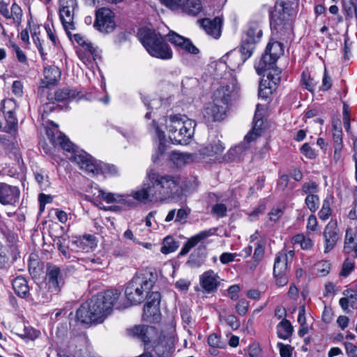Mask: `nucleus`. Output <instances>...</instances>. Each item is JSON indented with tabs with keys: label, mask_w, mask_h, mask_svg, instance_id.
Returning <instances> with one entry per match:
<instances>
[{
	"label": "nucleus",
	"mask_w": 357,
	"mask_h": 357,
	"mask_svg": "<svg viewBox=\"0 0 357 357\" xmlns=\"http://www.w3.org/2000/svg\"><path fill=\"white\" fill-rule=\"evenodd\" d=\"M180 188L178 176L150 171L147 173L146 181L142 188L132 192V196L141 202H161L177 194Z\"/></svg>",
	"instance_id": "1"
},
{
	"label": "nucleus",
	"mask_w": 357,
	"mask_h": 357,
	"mask_svg": "<svg viewBox=\"0 0 357 357\" xmlns=\"http://www.w3.org/2000/svg\"><path fill=\"white\" fill-rule=\"evenodd\" d=\"M120 296L121 292L117 289H109L92 296L77 310V320L84 324L102 322L114 307L117 310L128 307L119 301Z\"/></svg>",
	"instance_id": "2"
},
{
	"label": "nucleus",
	"mask_w": 357,
	"mask_h": 357,
	"mask_svg": "<svg viewBox=\"0 0 357 357\" xmlns=\"http://www.w3.org/2000/svg\"><path fill=\"white\" fill-rule=\"evenodd\" d=\"M47 135L54 146H59L64 151L73 153L70 160L76 162L82 169L94 175L102 172L95 160L85 151H77L75 145L64 134L58 130L54 134L53 131L47 130Z\"/></svg>",
	"instance_id": "3"
},
{
	"label": "nucleus",
	"mask_w": 357,
	"mask_h": 357,
	"mask_svg": "<svg viewBox=\"0 0 357 357\" xmlns=\"http://www.w3.org/2000/svg\"><path fill=\"white\" fill-rule=\"evenodd\" d=\"M155 282V276L151 271L137 273L128 283L125 289L127 303L121 301L128 305H136L142 303L145 298L151 294L149 291L153 288Z\"/></svg>",
	"instance_id": "4"
},
{
	"label": "nucleus",
	"mask_w": 357,
	"mask_h": 357,
	"mask_svg": "<svg viewBox=\"0 0 357 357\" xmlns=\"http://www.w3.org/2000/svg\"><path fill=\"white\" fill-rule=\"evenodd\" d=\"M135 336L144 342V350L153 352L156 357H171L174 352L172 342L165 339L160 340L151 344L153 339L157 335V330L151 326H136L132 329Z\"/></svg>",
	"instance_id": "5"
},
{
	"label": "nucleus",
	"mask_w": 357,
	"mask_h": 357,
	"mask_svg": "<svg viewBox=\"0 0 357 357\" xmlns=\"http://www.w3.org/2000/svg\"><path fill=\"white\" fill-rule=\"evenodd\" d=\"M196 123L185 115L170 116L167 128L170 140L175 144H188L194 135Z\"/></svg>",
	"instance_id": "6"
},
{
	"label": "nucleus",
	"mask_w": 357,
	"mask_h": 357,
	"mask_svg": "<svg viewBox=\"0 0 357 357\" xmlns=\"http://www.w3.org/2000/svg\"><path fill=\"white\" fill-rule=\"evenodd\" d=\"M284 54V45L278 41H270L265 50L264 54L258 63L255 64V70L258 75H264L268 70L274 72L273 75L271 72L268 74V78L275 84H277L280 77L278 76L280 71L275 67V63L278 59Z\"/></svg>",
	"instance_id": "7"
},
{
	"label": "nucleus",
	"mask_w": 357,
	"mask_h": 357,
	"mask_svg": "<svg viewBox=\"0 0 357 357\" xmlns=\"http://www.w3.org/2000/svg\"><path fill=\"white\" fill-rule=\"evenodd\" d=\"M230 100L229 86H223L218 89L214 93L213 102L208 104L203 110V116L206 121L211 123L222 120Z\"/></svg>",
	"instance_id": "8"
},
{
	"label": "nucleus",
	"mask_w": 357,
	"mask_h": 357,
	"mask_svg": "<svg viewBox=\"0 0 357 357\" xmlns=\"http://www.w3.org/2000/svg\"><path fill=\"white\" fill-rule=\"evenodd\" d=\"M141 36L142 43L151 56L163 60L172 58L173 52L165 42L166 36L163 37L154 30L149 29L142 33Z\"/></svg>",
	"instance_id": "9"
},
{
	"label": "nucleus",
	"mask_w": 357,
	"mask_h": 357,
	"mask_svg": "<svg viewBox=\"0 0 357 357\" xmlns=\"http://www.w3.org/2000/svg\"><path fill=\"white\" fill-rule=\"evenodd\" d=\"M96 29L102 33L107 34L116 28L114 13L109 8H101L96 11V20L93 24Z\"/></svg>",
	"instance_id": "10"
},
{
	"label": "nucleus",
	"mask_w": 357,
	"mask_h": 357,
	"mask_svg": "<svg viewBox=\"0 0 357 357\" xmlns=\"http://www.w3.org/2000/svg\"><path fill=\"white\" fill-rule=\"evenodd\" d=\"M161 296L158 291H152L147 298L144 307L143 319L150 323H157L160 319V303Z\"/></svg>",
	"instance_id": "11"
},
{
	"label": "nucleus",
	"mask_w": 357,
	"mask_h": 357,
	"mask_svg": "<svg viewBox=\"0 0 357 357\" xmlns=\"http://www.w3.org/2000/svg\"><path fill=\"white\" fill-rule=\"evenodd\" d=\"M45 281L47 287H49L53 293H59L65 284L63 273L59 266L47 263L46 266Z\"/></svg>",
	"instance_id": "12"
},
{
	"label": "nucleus",
	"mask_w": 357,
	"mask_h": 357,
	"mask_svg": "<svg viewBox=\"0 0 357 357\" xmlns=\"http://www.w3.org/2000/svg\"><path fill=\"white\" fill-rule=\"evenodd\" d=\"M162 3L172 10L178 8L190 15H197L202 9L200 0H160Z\"/></svg>",
	"instance_id": "13"
},
{
	"label": "nucleus",
	"mask_w": 357,
	"mask_h": 357,
	"mask_svg": "<svg viewBox=\"0 0 357 357\" xmlns=\"http://www.w3.org/2000/svg\"><path fill=\"white\" fill-rule=\"evenodd\" d=\"M79 93V91L68 87L57 89L53 96L49 95L47 96L49 102L43 105V112L48 114L52 112L56 108L54 106L56 102H59L75 99Z\"/></svg>",
	"instance_id": "14"
},
{
	"label": "nucleus",
	"mask_w": 357,
	"mask_h": 357,
	"mask_svg": "<svg viewBox=\"0 0 357 357\" xmlns=\"http://www.w3.org/2000/svg\"><path fill=\"white\" fill-rule=\"evenodd\" d=\"M287 264V254L283 251L278 252L275 258L273 266V275L278 286L282 287L288 282Z\"/></svg>",
	"instance_id": "15"
},
{
	"label": "nucleus",
	"mask_w": 357,
	"mask_h": 357,
	"mask_svg": "<svg viewBox=\"0 0 357 357\" xmlns=\"http://www.w3.org/2000/svg\"><path fill=\"white\" fill-rule=\"evenodd\" d=\"M324 238V252L331 251L340 239V234L336 221H330L323 231Z\"/></svg>",
	"instance_id": "16"
},
{
	"label": "nucleus",
	"mask_w": 357,
	"mask_h": 357,
	"mask_svg": "<svg viewBox=\"0 0 357 357\" xmlns=\"http://www.w3.org/2000/svg\"><path fill=\"white\" fill-rule=\"evenodd\" d=\"M166 38L178 50H183L192 54H197L199 52V49L192 44L189 38H185L173 31H170L166 35Z\"/></svg>",
	"instance_id": "17"
},
{
	"label": "nucleus",
	"mask_w": 357,
	"mask_h": 357,
	"mask_svg": "<svg viewBox=\"0 0 357 357\" xmlns=\"http://www.w3.org/2000/svg\"><path fill=\"white\" fill-rule=\"evenodd\" d=\"M225 150V146L220 139L215 135H210L208 144L201 147L199 150V154L203 158L214 157L218 158Z\"/></svg>",
	"instance_id": "18"
},
{
	"label": "nucleus",
	"mask_w": 357,
	"mask_h": 357,
	"mask_svg": "<svg viewBox=\"0 0 357 357\" xmlns=\"http://www.w3.org/2000/svg\"><path fill=\"white\" fill-rule=\"evenodd\" d=\"M20 189L0 182V203L3 205H15L20 198Z\"/></svg>",
	"instance_id": "19"
},
{
	"label": "nucleus",
	"mask_w": 357,
	"mask_h": 357,
	"mask_svg": "<svg viewBox=\"0 0 357 357\" xmlns=\"http://www.w3.org/2000/svg\"><path fill=\"white\" fill-rule=\"evenodd\" d=\"M222 23V20L220 17H215L213 20L204 18L200 21L202 27L207 34L214 38H218L220 36Z\"/></svg>",
	"instance_id": "20"
},
{
	"label": "nucleus",
	"mask_w": 357,
	"mask_h": 357,
	"mask_svg": "<svg viewBox=\"0 0 357 357\" xmlns=\"http://www.w3.org/2000/svg\"><path fill=\"white\" fill-rule=\"evenodd\" d=\"M218 279V274L209 270L200 276V284L206 292L210 293L217 289L220 284Z\"/></svg>",
	"instance_id": "21"
},
{
	"label": "nucleus",
	"mask_w": 357,
	"mask_h": 357,
	"mask_svg": "<svg viewBox=\"0 0 357 357\" xmlns=\"http://www.w3.org/2000/svg\"><path fill=\"white\" fill-rule=\"evenodd\" d=\"M44 78L42 79V88H49L50 86L56 84L60 79L61 71L56 66H52L45 67L43 71Z\"/></svg>",
	"instance_id": "22"
},
{
	"label": "nucleus",
	"mask_w": 357,
	"mask_h": 357,
	"mask_svg": "<svg viewBox=\"0 0 357 357\" xmlns=\"http://www.w3.org/2000/svg\"><path fill=\"white\" fill-rule=\"evenodd\" d=\"M214 234V231L212 229L208 230H204L199 234H196L195 236H192L183 245V248L181 250V252L179 253L180 255H185L189 252V251L194 248L195 245H197L202 240H204L208 236L213 235Z\"/></svg>",
	"instance_id": "23"
},
{
	"label": "nucleus",
	"mask_w": 357,
	"mask_h": 357,
	"mask_svg": "<svg viewBox=\"0 0 357 357\" xmlns=\"http://www.w3.org/2000/svg\"><path fill=\"white\" fill-rule=\"evenodd\" d=\"M74 11L75 10L72 9H66L62 8H59V17L61 22L67 35L70 39H72L70 31L75 29V25L73 22Z\"/></svg>",
	"instance_id": "24"
},
{
	"label": "nucleus",
	"mask_w": 357,
	"mask_h": 357,
	"mask_svg": "<svg viewBox=\"0 0 357 357\" xmlns=\"http://www.w3.org/2000/svg\"><path fill=\"white\" fill-rule=\"evenodd\" d=\"M250 144L251 143H247L244 139L243 142L227 151L224 157L225 160L228 162L240 160L245 152L250 149Z\"/></svg>",
	"instance_id": "25"
},
{
	"label": "nucleus",
	"mask_w": 357,
	"mask_h": 357,
	"mask_svg": "<svg viewBox=\"0 0 357 357\" xmlns=\"http://www.w3.org/2000/svg\"><path fill=\"white\" fill-rule=\"evenodd\" d=\"M264 129V121L262 119L258 118L257 114L255 113L254 117V126L245 136V140L247 143H252L259 138L262 133Z\"/></svg>",
	"instance_id": "26"
},
{
	"label": "nucleus",
	"mask_w": 357,
	"mask_h": 357,
	"mask_svg": "<svg viewBox=\"0 0 357 357\" xmlns=\"http://www.w3.org/2000/svg\"><path fill=\"white\" fill-rule=\"evenodd\" d=\"M206 249L204 245H199L190 255L187 264L190 267H198L201 266L206 257Z\"/></svg>",
	"instance_id": "27"
},
{
	"label": "nucleus",
	"mask_w": 357,
	"mask_h": 357,
	"mask_svg": "<svg viewBox=\"0 0 357 357\" xmlns=\"http://www.w3.org/2000/svg\"><path fill=\"white\" fill-rule=\"evenodd\" d=\"M4 104L8 105V107H11L15 105V102L13 100H4ZM3 112L5 114L6 121L7 123V126L6 127V132H11L15 130V128L17 125V119L15 117V112L13 110H6V105H3Z\"/></svg>",
	"instance_id": "28"
},
{
	"label": "nucleus",
	"mask_w": 357,
	"mask_h": 357,
	"mask_svg": "<svg viewBox=\"0 0 357 357\" xmlns=\"http://www.w3.org/2000/svg\"><path fill=\"white\" fill-rule=\"evenodd\" d=\"M13 288L15 293L21 298H26L29 295V287L27 281L23 277L19 276L13 281Z\"/></svg>",
	"instance_id": "29"
},
{
	"label": "nucleus",
	"mask_w": 357,
	"mask_h": 357,
	"mask_svg": "<svg viewBox=\"0 0 357 357\" xmlns=\"http://www.w3.org/2000/svg\"><path fill=\"white\" fill-rule=\"evenodd\" d=\"M196 158L197 156L195 153L173 152L171 155V160L178 167L192 162Z\"/></svg>",
	"instance_id": "30"
},
{
	"label": "nucleus",
	"mask_w": 357,
	"mask_h": 357,
	"mask_svg": "<svg viewBox=\"0 0 357 357\" xmlns=\"http://www.w3.org/2000/svg\"><path fill=\"white\" fill-rule=\"evenodd\" d=\"M263 32L259 24L256 22H252L249 24V27L245 33V39L248 40L249 41H252L254 43H259Z\"/></svg>",
	"instance_id": "31"
},
{
	"label": "nucleus",
	"mask_w": 357,
	"mask_h": 357,
	"mask_svg": "<svg viewBox=\"0 0 357 357\" xmlns=\"http://www.w3.org/2000/svg\"><path fill=\"white\" fill-rule=\"evenodd\" d=\"M97 197H101V199L107 203L118 202L126 204L128 202L126 199L129 198V196H124L112 192H105L102 190H98Z\"/></svg>",
	"instance_id": "32"
},
{
	"label": "nucleus",
	"mask_w": 357,
	"mask_h": 357,
	"mask_svg": "<svg viewBox=\"0 0 357 357\" xmlns=\"http://www.w3.org/2000/svg\"><path fill=\"white\" fill-rule=\"evenodd\" d=\"M293 331L291 322L286 319H284L277 326L278 336L283 340L288 339L292 335Z\"/></svg>",
	"instance_id": "33"
},
{
	"label": "nucleus",
	"mask_w": 357,
	"mask_h": 357,
	"mask_svg": "<svg viewBox=\"0 0 357 357\" xmlns=\"http://www.w3.org/2000/svg\"><path fill=\"white\" fill-rule=\"evenodd\" d=\"M256 43L249 41L247 39H243L240 47V52L241 54L242 63H244L248 59H249L255 49Z\"/></svg>",
	"instance_id": "34"
},
{
	"label": "nucleus",
	"mask_w": 357,
	"mask_h": 357,
	"mask_svg": "<svg viewBox=\"0 0 357 357\" xmlns=\"http://www.w3.org/2000/svg\"><path fill=\"white\" fill-rule=\"evenodd\" d=\"M292 243L300 245L303 250H310L313 246L312 241L310 238L305 236L303 234L295 235L292 238Z\"/></svg>",
	"instance_id": "35"
},
{
	"label": "nucleus",
	"mask_w": 357,
	"mask_h": 357,
	"mask_svg": "<svg viewBox=\"0 0 357 357\" xmlns=\"http://www.w3.org/2000/svg\"><path fill=\"white\" fill-rule=\"evenodd\" d=\"M178 248V243L172 236H167L163 240L160 251L163 254H169L174 252Z\"/></svg>",
	"instance_id": "36"
},
{
	"label": "nucleus",
	"mask_w": 357,
	"mask_h": 357,
	"mask_svg": "<svg viewBox=\"0 0 357 357\" xmlns=\"http://www.w3.org/2000/svg\"><path fill=\"white\" fill-rule=\"evenodd\" d=\"M305 204L307 208L314 213L319 206V197L316 195H307L305 199Z\"/></svg>",
	"instance_id": "37"
},
{
	"label": "nucleus",
	"mask_w": 357,
	"mask_h": 357,
	"mask_svg": "<svg viewBox=\"0 0 357 357\" xmlns=\"http://www.w3.org/2000/svg\"><path fill=\"white\" fill-rule=\"evenodd\" d=\"M59 293H53L51 291V289L49 287H47V284H45V287L44 288H40L38 292V297L40 302L45 303L50 302L53 296L57 295Z\"/></svg>",
	"instance_id": "38"
},
{
	"label": "nucleus",
	"mask_w": 357,
	"mask_h": 357,
	"mask_svg": "<svg viewBox=\"0 0 357 357\" xmlns=\"http://www.w3.org/2000/svg\"><path fill=\"white\" fill-rule=\"evenodd\" d=\"M331 264L328 261L323 260L318 261L314 264L317 275L320 277L326 276L331 271Z\"/></svg>",
	"instance_id": "39"
},
{
	"label": "nucleus",
	"mask_w": 357,
	"mask_h": 357,
	"mask_svg": "<svg viewBox=\"0 0 357 357\" xmlns=\"http://www.w3.org/2000/svg\"><path fill=\"white\" fill-rule=\"evenodd\" d=\"M10 19H13L14 22L20 25L22 20V10L21 8L16 3H13L9 11Z\"/></svg>",
	"instance_id": "40"
},
{
	"label": "nucleus",
	"mask_w": 357,
	"mask_h": 357,
	"mask_svg": "<svg viewBox=\"0 0 357 357\" xmlns=\"http://www.w3.org/2000/svg\"><path fill=\"white\" fill-rule=\"evenodd\" d=\"M354 261L349 258H347L342 264L340 275L344 278H347L354 270Z\"/></svg>",
	"instance_id": "41"
},
{
	"label": "nucleus",
	"mask_w": 357,
	"mask_h": 357,
	"mask_svg": "<svg viewBox=\"0 0 357 357\" xmlns=\"http://www.w3.org/2000/svg\"><path fill=\"white\" fill-rule=\"evenodd\" d=\"M319 191V185L315 181H309L302 185L301 192L307 195H316Z\"/></svg>",
	"instance_id": "42"
},
{
	"label": "nucleus",
	"mask_w": 357,
	"mask_h": 357,
	"mask_svg": "<svg viewBox=\"0 0 357 357\" xmlns=\"http://www.w3.org/2000/svg\"><path fill=\"white\" fill-rule=\"evenodd\" d=\"M319 217L322 220H326L331 215V202L326 198L323 201L322 206L319 212Z\"/></svg>",
	"instance_id": "43"
},
{
	"label": "nucleus",
	"mask_w": 357,
	"mask_h": 357,
	"mask_svg": "<svg viewBox=\"0 0 357 357\" xmlns=\"http://www.w3.org/2000/svg\"><path fill=\"white\" fill-rule=\"evenodd\" d=\"M284 214L282 209L280 208H273L268 213V224L269 225H273Z\"/></svg>",
	"instance_id": "44"
},
{
	"label": "nucleus",
	"mask_w": 357,
	"mask_h": 357,
	"mask_svg": "<svg viewBox=\"0 0 357 357\" xmlns=\"http://www.w3.org/2000/svg\"><path fill=\"white\" fill-rule=\"evenodd\" d=\"M343 294L348 298L350 306L356 309L357 308V292L356 291L348 289L343 291Z\"/></svg>",
	"instance_id": "45"
},
{
	"label": "nucleus",
	"mask_w": 357,
	"mask_h": 357,
	"mask_svg": "<svg viewBox=\"0 0 357 357\" xmlns=\"http://www.w3.org/2000/svg\"><path fill=\"white\" fill-rule=\"evenodd\" d=\"M208 344L214 348H224L225 343L220 340V337L215 333L211 334L208 337Z\"/></svg>",
	"instance_id": "46"
},
{
	"label": "nucleus",
	"mask_w": 357,
	"mask_h": 357,
	"mask_svg": "<svg viewBox=\"0 0 357 357\" xmlns=\"http://www.w3.org/2000/svg\"><path fill=\"white\" fill-rule=\"evenodd\" d=\"M264 255V246L261 243H258L255 250L253 258L256 263L251 266V268H255L257 264L263 259Z\"/></svg>",
	"instance_id": "47"
},
{
	"label": "nucleus",
	"mask_w": 357,
	"mask_h": 357,
	"mask_svg": "<svg viewBox=\"0 0 357 357\" xmlns=\"http://www.w3.org/2000/svg\"><path fill=\"white\" fill-rule=\"evenodd\" d=\"M34 177L41 188L49 186L50 181L47 175L42 172H34Z\"/></svg>",
	"instance_id": "48"
},
{
	"label": "nucleus",
	"mask_w": 357,
	"mask_h": 357,
	"mask_svg": "<svg viewBox=\"0 0 357 357\" xmlns=\"http://www.w3.org/2000/svg\"><path fill=\"white\" fill-rule=\"evenodd\" d=\"M8 149L9 151L10 157L12 158V156H13L15 161L20 163V160H22V155L20 153L18 147L12 143L8 146Z\"/></svg>",
	"instance_id": "49"
},
{
	"label": "nucleus",
	"mask_w": 357,
	"mask_h": 357,
	"mask_svg": "<svg viewBox=\"0 0 357 357\" xmlns=\"http://www.w3.org/2000/svg\"><path fill=\"white\" fill-rule=\"evenodd\" d=\"M333 139V146L342 147V130L337 129L336 126H334Z\"/></svg>",
	"instance_id": "50"
},
{
	"label": "nucleus",
	"mask_w": 357,
	"mask_h": 357,
	"mask_svg": "<svg viewBox=\"0 0 357 357\" xmlns=\"http://www.w3.org/2000/svg\"><path fill=\"white\" fill-rule=\"evenodd\" d=\"M227 207L224 204H217L212 208V213L218 218H222L226 215Z\"/></svg>",
	"instance_id": "51"
},
{
	"label": "nucleus",
	"mask_w": 357,
	"mask_h": 357,
	"mask_svg": "<svg viewBox=\"0 0 357 357\" xmlns=\"http://www.w3.org/2000/svg\"><path fill=\"white\" fill-rule=\"evenodd\" d=\"M278 347L280 349V353L282 357H291L292 350L291 346L278 342Z\"/></svg>",
	"instance_id": "52"
},
{
	"label": "nucleus",
	"mask_w": 357,
	"mask_h": 357,
	"mask_svg": "<svg viewBox=\"0 0 357 357\" xmlns=\"http://www.w3.org/2000/svg\"><path fill=\"white\" fill-rule=\"evenodd\" d=\"M60 8L75 10L77 8V0H59Z\"/></svg>",
	"instance_id": "53"
},
{
	"label": "nucleus",
	"mask_w": 357,
	"mask_h": 357,
	"mask_svg": "<svg viewBox=\"0 0 357 357\" xmlns=\"http://www.w3.org/2000/svg\"><path fill=\"white\" fill-rule=\"evenodd\" d=\"M331 86L332 80L331 77L328 75L326 68H325L321 90L328 91L331 88Z\"/></svg>",
	"instance_id": "54"
},
{
	"label": "nucleus",
	"mask_w": 357,
	"mask_h": 357,
	"mask_svg": "<svg viewBox=\"0 0 357 357\" xmlns=\"http://www.w3.org/2000/svg\"><path fill=\"white\" fill-rule=\"evenodd\" d=\"M237 312L241 315L243 316L246 314L248 308V302L244 300L241 299L240 300L236 306Z\"/></svg>",
	"instance_id": "55"
},
{
	"label": "nucleus",
	"mask_w": 357,
	"mask_h": 357,
	"mask_svg": "<svg viewBox=\"0 0 357 357\" xmlns=\"http://www.w3.org/2000/svg\"><path fill=\"white\" fill-rule=\"evenodd\" d=\"M238 256L236 253L224 252L220 256V261L223 264H227L234 261L235 257Z\"/></svg>",
	"instance_id": "56"
},
{
	"label": "nucleus",
	"mask_w": 357,
	"mask_h": 357,
	"mask_svg": "<svg viewBox=\"0 0 357 357\" xmlns=\"http://www.w3.org/2000/svg\"><path fill=\"white\" fill-rule=\"evenodd\" d=\"M301 152L305 155L308 158H314L315 157V153L314 150L311 148V146L305 143L301 147Z\"/></svg>",
	"instance_id": "57"
},
{
	"label": "nucleus",
	"mask_w": 357,
	"mask_h": 357,
	"mask_svg": "<svg viewBox=\"0 0 357 357\" xmlns=\"http://www.w3.org/2000/svg\"><path fill=\"white\" fill-rule=\"evenodd\" d=\"M347 354L349 357H357V346L350 342H344Z\"/></svg>",
	"instance_id": "58"
},
{
	"label": "nucleus",
	"mask_w": 357,
	"mask_h": 357,
	"mask_svg": "<svg viewBox=\"0 0 357 357\" xmlns=\"http://www.w3.org/2000/svg\"><path fill=\"white\" fill-rule=\"evenodd\" d=\"M289 181V178L288 175H287V174L282 175L278 181L277 188L280 190H282V191L284 190L288 185Z\"/></svg>",
	"instance_id": "59"
},
{
	"label": "nucleus",
	"mask_w": 357,
	"mask_h": 357,
	"mask_svg": "<svg viewBox=\"0 0 357 357\" xmlns=\"http://www.w3.org/2000/svg\"><path fill=\"white\" fill-rule=\"evenodd\" d=\"M317 226V219L314 214L309 216L307 219V229L311 231H315Z\"/></svg>",
	"instance_id": "60"
},
{
	"label": "nucleus",
	"mask_w": 357,
	"mask_h": 357,
	"mask_svg": "<svg viewBox=\"0 0 357 357\" xmlns=\"http://www.w3.org/2000/svg\"><path fill=\"white\" fill-rule=\"evenodd\" d=\"M55 215L58 220L61 223H66L68 220V214L64 211L56 208L54 210Z\"/></svg>",
	"instance_id": "61"
},
{
	"label": "nucleus",
	"mask_w": 357,
	"mask_h": 357,
	"mask_svg": "<svg viewBox=\"0 0 357 357\" xmlns=\"http://www.w3.org/2000/svg\"><path fill=\"white\" fill-rule=\"evenodd\" d=\"M23 85L20 81L15 80L12 85V91L17 96H21L23 93Z\"/></svg>",
	"instance_id": "62"
},
{
	"label": "nucleus",
	"mask_w": 357,
	"mask_h": 357,
	"mask_svg": "<svg viewBox=\"0 0 357 357\" xmlns=\"http://www.w3.org/2000/svg\"><path fill=\"white\" fill-rule=\"evenodd\" d=\"M240 291V287L237 284L231 285L228 289V293L230 295V298L233 301L238 299V293Z\"/></svg>",
	"instance_id": "63"
},
{
	"label": "nucleus",
	"mask_w": 357,
	"mask_h": 357,
	"mask_svg": "<svg viewBox=\"0 0 357 357\" xmlns=\"http://www.w3.org/2000/svg\"><path fill=\"white\" fill-rule=\"evenodd\" d=\"M226 323L232 328L237 329L240 324L234 315H229L226 319Z\"/></svg>",
	"instance_id": "64"
}]
</instances>
